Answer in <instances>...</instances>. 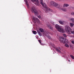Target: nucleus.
Listing matches in <instances>:
<instances>
[{"label":"nucleus","mask_w":74,"mask_h":74,"mask_svg":"<svg viewBox=\"0 0 74 74\" xmlns=\"http://www.w3.org/2000/svg\"><path fill=\"white\" fill-rule=\"evenodd\" d=\"M65 29L66 32L68 34H70L72 33L74 34V29L73 32L70 27H69L68 25H66L65 26Z\"/></svg>","instance_id":"obj_1"},{"label":"nucleus","mask_w":74,"mask_h":74,"mask_svg":"<svg viewBox=\"0 0 74 74\" xmlns=\"http://www.w3.org/2000/svg\"><path fill=\"white\" fill-rule=\"evenodd\" d=\"M32 19L33 22L34 23H35L36 22V20H38V18H35V17H34V16H32Z\"/></svg>","instance_id":"obj_9"},{"label":"nucleus","mask_w":74,"mask_h":74,"mask_svg":"<svg viewBox=\"0 0 74 74\" xmlns=\"http://www.w3.org/2000/svg\"><path fill=\"white\" fill-rule=\"evenodd\" d=\"M38 34H39V35L40 36H42V34L41 33H40L39 31H38Z\"/></svg>","instance_id":"obj_19"},{"label":"nucleus","mask_w":74,"mask_h":74,"mask_svg":"<svg viewBox=\"0 0 74 74\" xmlns=\"http://www.w3.org/2000/svg\"><path fill=\"white\" fill-rule=\"evenodd\" d=\"M62 10L64 12H66L67 11V9L65 8H62Z\"/></svg>","instance_id":"obj_18"},{"label":"nucleus","mask_w":74,"mask_h":74,"mask_svg":"<svg viewBox=\"0 0 74 74\" xmlns=\"http://www.w3.org/2000/svg\"><path fill=\"white\" fill-rule=\"evenodd\" d=\"M70 57L73 60H74V56L73 55H70Z\"/></svg>","instance_id":"obj_21"},{"label":"nucleus","mask_w":74,"mask_h":74,"mask_svg":"<svg viewBox=\"0 0 74 74\" xmlns=\"http://www.w3.org/2000/svg\"><path fill=\"white\" fill-rule=\"evenodd\" d=\"M69 4H67L66 3L64 4L63 7H69Z\"/></svg>","instance_id":"obj_14"},{"label":"nucleus","mask_w":74,"mask_h":74,"mask_svg":"<svg viewBox=\"0 0 74 74\" xmlns=\"http://www.w3.org/2000/svg\"><path fill=\"white\" fill-rule=\"evenodd\" d=\"M32 32L34 34H37V32H36V31H32Z\"/></svg>","instance_id":"obj_20"},{"label":"nucleus","mask_w":74,"mask_h":74,"mask_svg":"<svg viewBox=\"0 0 74 74\" xmlns=\"http://www.w3.org/2000/svg\"><path fill=\"white\" fill-rule=\"evenodd\" d=\"M54 45H52V46H54Z\"/></svg>","instance_id":"obj_30"},{"label":"nucleus","mask_w":74,"mask_h":74,"mask_svg":"<svg viewBox=\"0 0 74 74\" xmlns=\"http://www.w3.org/2000/svg\"><path fill=\"white\" fill-rule=\"evenodd\" d=\"M32 1L33 2H35L36 1V3H35V5H37V6H38L39 7H40V3L39 1H38V0H32Z\"/></svg>","instance_id":"obj_8"},{"label":"nucleus","mask_w":74,"mask_h":74,"mask_svg":"<svg viewBox=\"0 0 74 74\" xmlns=\"http://www.w3.org/2000/svg\"><path fill=\"white\" fill-rule=\"evenodd\" d=\"M51 5H53L54 7H56L57 8H59L60 7V6L58 5V4L57 3H56L54 1L51 2Z\"/></svg>","instance_id":"obj_6"},{"label":"nucleus","mask_w":74,"mask_h":74,"mask_svg":"<svg viewBox=\"0 0 74 74\" xmlns=\"http://www.w3.org/2000/svg\"><path fill=\"white\" fill-rule=\"evenodd\" d=\"M39 30L41 32H43L44 33H43V34L44 35L46 36L49 39H51V37L48 34L49 33V32L46 31L45 32V33L44 32V30L42 28L40 29Z\"/></svg>","instance_id":"obj_3"},{"label":"nucleus","mask_w":74,"mask_h":74,"mask_svg":"<svg viewBox=\"0 0 74 74\" xmlns=\"http://www.w3.org/2000/svg\"><path fill=\"white\" fill-rule=\"evenodd\" d=\"M43 4H45V5H42L43 7L45 8L46 9V11H45L46 12H49V11L51 12L53 11V10H52L50 9L49 8L47 7V6L45 3H44Z\"/></svg>","instance_id":"obj_5"},{"label":"nucleus","mask_w":74,"mask_h":74,"mask_svg":"<svg viewBox=\"0 0 74 74\" xmlns=\"http://www.w3.org/2000/svg\"><path fill=\"white\" fill-rule=\"evenodd\" d=\"M69 62L70 61V60H69Z\"/></svg>","instance_id":"obj_31"},{"label":"nucleus","mask_w":74,"mask_h":74,"mask_svg":"<svg viewBox=\"0 0 74 74\" xmlns=\"http://www.w3.org/2000/svg\"><path fill=\"white\" fill-rule=\"evenodd\" d=\"M38 18H41V16L40 15H39L38 16Z\"/></svg>","instance_id":"obj_25"},{"label":"nucleus","mask_w":74,"mask_h":74,"mask_svg":"<svg viewBox=\"0 0 74 74\" xmlns=\"http://www.w3.org/2000/svg\"><path fill=\"white\" fill-rule=\"evenodd\" d=\"M69 20L72 21L74 23V18H69Z\"/></svg>","instance_id":"obj_12"},{"label":"nucleus","mask_w":74,"mask_h":74,"mask_svg":"<svg viewBox=\"0 0 74 74\" xmlns=\"http://www.w3.org/2000/svg\"><path fill=\"white\" fill-rule=\"evenodd\" d=\"M40 3L42 5H45V4H43V0H40Z\"/></svg>","instance_id":"obj_17"},{"label":"nucleus","mask_w":74,"mask_h":74,"mask_svg":"<svg viewBox=\"0 0 74 74\" xmlns=\"http://www.w3.org/2000/svg\"><path fill=\"white\" fill-rule=\"evenodd\" d=\"M55 27L60 32L63 33L64 32V30L62 28L61 26H60L58 24L55 25Z\"/></svg>","instance_id":"obj_2"},{"label":"nucleus","mask_w":74,"mask_h":74,"mask_svg":"<svg viewBox=\"0 0 74 74\" xmlns=\"http://www.w3.org/2000/svg\"><path fill=\"white\" fill-rule=\"evenodd\" d=\"M31 11L32 13H34L35 15H38V13L37 10L35 9V7L34 6L32 7L31 9Z\"/></svg>","instance_id":"obj_4"},{"label":"nucleus","mask_w":74,"mask_h":74,"mask_svg":"<svg viewBox=\"0 0 74 74\" xmlns=\"http://www.w3.org/2000/svg\"><path fill=\"white\" fill-rule=\"evenodd\" d=\"M56 51H57V52L61 53V52L60 51V50H59L58 48H56Z\"/></svg>","instance_id":"obj_16"},{"label":"nucleus","mask_w":74,"mask_h":74,"mask_svg":"<svg viewBox=\"0 0 74 74\" xmlns=\"http://www.w3.org/2000/svg\"><path fill=\"white\" fill-rule=\"evenodd\" d=\"M65 46L66 47H67V48H68V47H69V45L67 44H65Z\"/></svg>","instance_id":"obj_22"},{"label":"nucleus","mask_w":74,"mask_h":74,"mask_svg":"<svg viewBox=\"0 0 74 74\" xmlns=\"http://www.w3.org/2000/svg\"><path fill=\"white\" fill-rule=\"evenodd\" d=\"M71 14L72 15L74 16V12H72L71 13Z\"/></svg>","instance_id":"obj_23"},{"label":"nucleus","mask_w":74,"mask_h":74,"mask_svg":"<svg viewBox=\"0 0 74 74\" xmlns=\"http://www.w3.org/2000/svg\"><path fill=\"white\" fill-rule=\"evenodd\" d=\"M59 40L62 43H65V42H66L65 40L64 39V38L62 36L60 37H59Z\"/></svg>","instance_id":"obj_7"},{"label":"nucleus","mask_w":74,"mask_h":74,"mask_svg":"<svg viewBox=\"0 0 74 74\" xmlns=\"http://www.w3.org/2000/svg\"><path fill=\"white\" fill-rule=\"evenodd\" d=\"M24 1L25 2V3L26 4L27 8H29V5L28 3L27 0H24Z\"/></svg>","instance_id":"obj_11"},{"label":"nucleus","mask_w":74,"mask_h":74,"mask_svg":"<svg viewBox=\"0 0 74 74\" xmlns=\"http://www.w3.org/2000/svg\"><path fill=\"white\" fill-rule=\"evenodd\" d=\"M59 49L60 50H61V49H60V47H59Z\"/></svg>","instance_id":"obj_29"},{"label":"nucleus","mask_w":74,"mask_h":74,"mask_svg":"<svg viewBox=\"0 0 74 74\" xmlns=\"http://www.w3.org/2000/svg\"><path fill=\"white\" fill-rule=\"evenodd\" d=\"M71 42L72 43H73V44H74V41L73 40L71 41Z\"/></svg>","instance_id":"obj_26"},{"label":"nucleus","mask_w":74,"mask_h":74,"mask_svg":"<svg viewBox=\"0 0 74 74\" xmlns=\"http://www.w3.org/2000/svg\"><path fill=\"white\" fill-rule=\"evenodd\" d=\"M70 26L71 27H73L74 25V23H71L70 24Z\"/></svg>","instance_id":"obj_15"},{"label":"nucleus","mask_w":74,"mask_h":74,"mask_svg":"<svg viewBox=\"0 0 74 74\" xmlns=\"http://www.w3.org/2000/svg\"><path fill=\"white\" fill-rule=\"evenodd\" d=\"M63 36L65 37H67V36L65 34H63Z\"/></svg>","instance_id":"obj_24"},{"label":"nucleus","mask_w":74,"mask_h":74,"mask_svg":"<svg viewBox=\"0 0 74 74\" xmlns=\"http://www.w3.org/2000/svg\"><path fill=\"white\" fill-rule=\"evenodd\" d=\"M36 38H37V39H38V37L37 36H36Z\"/></svg>","instance_id":"obj_28"},{"label":"nucleus","mask_w":74,"mask_h":74,"mask_svg":"<svg viewBox=\"0 0 74 74\" xmlns=\"http://www.w3.org/2000/svg\"><path fill=\"white\" fill-rule=\"evenodd\" d=\"M47 27H49V28L51 30H53V28L52 27H51V25H47Z\"/></svg>","instance_id":"obj_13"},{"label":"nucleus","mask_w":74,"mask_h":74,"mask_svg":"<svg viewBox=\"0 0 74 74\" xmlns=\"http://www.w3.org/2000/svg\"><path fill=\"white\" fill-rule=\"evenodd\" d=\"M38 41L40 42V43H41V41H40V40H38Z\"/></svg>","instance_id":"obj_27"},{"label":"nucleus","mask_w":74,"mask_h":74,"mask_svg":"<svg viewBox=\"0 0 74 74\" xmlns=\"http://www.w3.org/2000/svg\"><path fill=\"white\" fill-rule=\"evenodd\" d=\"M58 22L61 25H63L64 24H65V21H62L61 20L59 21Z\"/></svg>","instance_id":"obj_10"}]
</instances>
